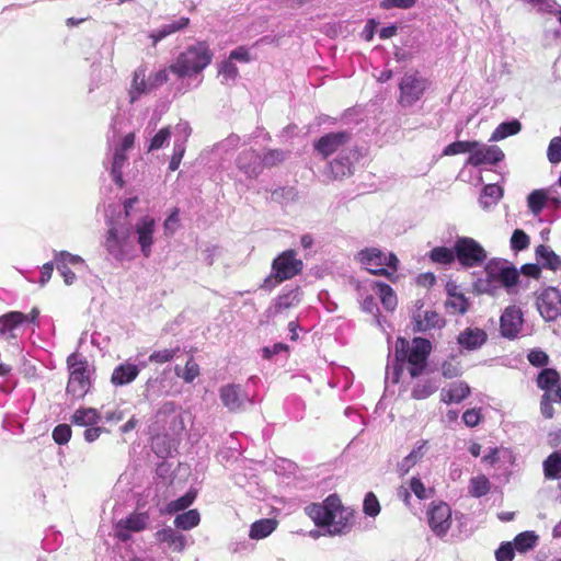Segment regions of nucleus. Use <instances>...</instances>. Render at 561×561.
I'll return each mask as SVG.
<instances>
[{
    "label": "nucleus",
    "instance_id": "nucleus-1",
    "mask_svg": "<svg viewBox=\"0 0 561 561\" xmlns=\"http://www.w3.org/2000/svg\"><path fill=\"white\" fill-rule=\"evenodd\" d=\"M394 350V365L392 368L387 367L386 378H391L393 382H398L404 365L409 366L408 369L411 377L414 378L421 375L426 366V359L431 352V343L422 337H415L411 342L399 337L396 341Z\"/></svg>",
    "mask_w": 561,
    "mask_h": 561
},
{
    "label": "nucleus",
    "instance_id": "nucleus-2",
    "mask_svg": "<svg viewBox=\"0 0 561 561\" xmlns=\"http://www.w3.org/2000/svg\"><path fill=\"white\" fill-rule=\"evenodd\" d=\"M305 512L331 536L345 534L351 528L353 512L344 507L335 494L329 495L322 503L306 506Z\"/></svg>",
    "mask_w": 561,
    "mask_h": 561
},
{
    "label": "nucleus",
    "instance_id": "nucleus-3",
    "mask_svg": "<svg viewBox=\"0 0 561 561\" xmlns=\"http://www.w3.org/2000/svg\"><path fill=\"white\" fill-rule=\"evenodd\" d=\"M213 56L206 42H197L178 56L170 71L181 78L199 75L211 62Z\"/></svg>",
    "mask_w": 561,
    "mask_h": 561
},
{
    "label": "nucleus",
    "instance_id": "nucleus-4",
    "mask_svg": "<svg viewBox=\"0 0 561 561\" xmlns=\"http://www.w3.org/2000/svg\"><path fill=\"white\" fill-rule=\"evenodd\" d=\"M302 270V261L296 257L294 250L284 251L272 264V274L264 279L262 288L272 290L284 280L290 279Z\"/></svg>",
    "mask_w": 561,
    "mask_h": 561
},
{
    "label": "nucleus",
    "instance_id": "nucleus-5",
    "mask_svg": "<svg viewBox=\"0 0 561 561\" xmlns=\"http://www.w3.org/2000/svg\"><path fill=\"white\" fill-rule=\"evenodd\" d=\"M356 260L369 273L375 275L389 276L388 268L397 271L399 263L398 257L393 253H387L378 248H365L356 254Z\"/></svg>",
    "mask_w": 561,
    "mask_h": 561
},
{
    "label": "nucleus",
    "instance_id": "nucleus-6",
    "mask_svg": "<svg viewBox=\"0 0 561 561\" xmlns=\"http://www.w3.org/2000/svg\"><path fill=\"white\" fill-rule=\"evenodd\" d=\"M69 380L67 393L73 398H83L90 389L88 362L79 354L72 353L67 358Z\"/></svg>",
    "mask_w": 561,
    "mask_h": 561
},
{
    "label": "nucleus",
    "instance_id": "nucleus-7",
    "mask_svg": "<svg viewBox=\"0 0 561 561\" xmlns=\"http://www.w3.org/2000/svg\"><path fill=\"white\" fill-rule=\"evenodd\" d=\"M108 231L105 239L107 252L116 260H124L133 252V242L128 230L108 221Z\"/></svg>",
    "mask_w": 561,
    "mask_h": 561
},
{
    "label": "nucleus",
    "instance_id": "nucleus-8",
    "mask_svg": "<svg viewBox=\"0 0 561 561\" xmlns=\"http://www.w3.org/2000/svg\"><path fill=\"white\" fill-rule=\"evenodd\" d=\"M427 81L416 72L405 73L399 83V104L403 107H411L424 94Z\"/></svg>",
    "mask_w": 561,
    "mask_h": 561
},
{
    "label": "nucleus",
    "instance_id": "nucleus-9",
    "mask_svg": "<svg viewBox=\"0 0 561 561\" xmlns=\"http://www.w3.org/2000/svg\"><path fill=\"white\" fill-rule=\"evenodd\" d=\"M457 259L462 265L477 266L486 257L484 249L472 238L462 237L455 243Z\"/></svg>",
    "mask_w": 561,
    "mask_h": 561
},
{
    "label": "nucleus",
    "instance_id": "nucleus-10",
    "mask_svg": "<svg viewBox=\"0 0 561 561\" xmlns=\"http://www.w3.org/2000/svg\"><path fill=\"white\" fill-rule=\"evenodd\" d=\"M537 309L546 321H554L561 317V294L554 287L542 289L536 300Z\"/></svg>",
    "mask_w": 561,
    "mask_h": 561
},
{
    "label": "nucleus",
    "instance_id": "nucleus-11",
    "mask_svg": "<svg viewBox=\"0 0 561 561\" xmlns=\"http://www.w3.org/2000/svg\"><path fill=\"white\" fill-rule=\"evenodd\" d=\"M428 525L437 537H444L451 526V508L444 502L433 503L427 512Z\"/></svg>",
    "mask_w": 561,
    "mask_h": 561
},
{
    "label": "nucleus",
    "instance_id": "nucleus-12",
    "mask_svg": "<svg viewBox=\"0 0 561 561\" xmlns=\"http://www.w3.org/2000/svg\"><path fill=\"white\" fill-rule=\"evenodd\" d=\"M523 327L522 309L515 305L506 307L500 318V332L502 336L514 340L520 334Z\"/></svg>",
    "mask_w": 561,
    "mask_h": 561
},
{
    "label": "nucleus",
    "instance_id": "nucleus-13",
    "mask_svg": "<svg viewBox=\"0 0 561 561\" xmlns=\"http://www.w3.org/2000/svg\"><path fill=\"white\" fill-rule=\"evenodd\" d=\"M471 154H469L466 164L480 167L482 164H496L504 159V152L496 145H484L476 141Z\"/></svg>",
    "mask_w": 561,
    "mask_h": 561
},
{
    "label": "nucleus",
    "instance_id": "nucleus-14",
    "mask_svg": "<svg viewBox=\"0 0 561 561\" xmlns=\"http://www.w3.org/2000/svg\"><path fill=\"white\" fill-rule=\"evenodd\" d=\"M135 233L137 243L140 247V251L145 257H149L152 252V245L154 243V231L156 220L149 215L140 217L135 224Z\"/></svg>",
    "mask_w": 561,
    "mask_h": 561
},
{
    "label": "nucleus",
    "instance_id": "nucleus-15",
    "mask_svg": "<svg viewBox=\"0 0 561 561\" xmlns=\"http://www.w3.org/2000/svg\"><path fill=\"white\" fill-rule=\"evenodd\" d=\"M236 165L248 179H255L263 171L261 154L253 149L241 151L236 159Z\"/></svg>",
    "mask_w": 561,
    "mask_h": 561
},
{
    "label": "nucleus",
    "instance_id": "nucleus-16",
    "mask_svg": "<svg viewBox=\"0 0 561 561\" xmlns=\"http://www.w3.org/2000/svg\"><path fill=\"white\" fill-rule=\"evenodd\" d=\"M486 271L490 277L501 282L508 290L516 285L519 277L518 271L506 261L490 263Z\"/></svg>",
    "mask_w": 561,
    "mask_h": 561
},
{
    "label": "nucleus",
    "instance_id": "nucleus-17",
    "mask_svg": "<svg viewBox=\"0 0 561 561\" xmlns=\"http://www.w3.org/2000/svg\"><path fill=\"white\" fill-rule=\"evenodd\" d=\"M134 141L135 135L133 133H129L126 136H124L121 144L115 148L114 151L111 173L113 180L119 185H123L122 170L127 160L126 151L133 148Z\"/></svg>",
    "mask_w": 561,
    "mask_h": 561
},
{
    "label": "nucleus",
    "instance_id": "nucleus-18",
    "mask_svg": "<svg viewBox=\"0 0 561 561\" xmlns=\"http://www.w3.org/2000/svg\"><path fill=\"white\" fill-rule=\"evenodd\" d=\"M148 522L149 517L146 513L131 514L116 524L115 534L121 540L126 541L130 538L131 531L145 529Z\"/></svg>",
    "mask_w": 561,
    "mask_h": 561
},
{
    "label": "nucleus",
    "instance_id": "nucleus-19",
    "mask_svg": "<svg viewBox=\"0 0 561 561\" xmlns=\"http://www.w3.org/2000/svg\"><path fill=\"white\" fill-rule=\"evenodd\" d=\"M219 396L222 404L230 411L242 409L250 401L248 394L238 385H226L220 388Z\"/></svg>",
    "mask_w": 561,
    "mask_h": 561
},
{
    "label": "nucleus",
    "instance_id": "nucleus-20",
    "mask_svg": "<svg viewBox=\"0 0 561 561\" xmlns=\"http://www.w3.org/2000/svg\"><path fill=\"white\" fill-rule=\"evenodd\" d=\"M488 335L480 328H466L457 337L458 344L468 351L480 348L486 342Z\"/></svg>",
    "mask_w": 561,
    "mask_h": 561
},
{
    "label": "nucleus",
    "instance_id": "nucleus-21",
    "mask_svg": "<svg viewBox=\"0 0 561 561\" xmlns=\"http://www.w3.org/2000/svg\"><path fill=\"white\" fill-rule=\"evenodd\" d=\"M471 392L469 385L465 381H454L440 391V400L446 403H460Z\"/></svg>",
    "mask_w": 561,
    "mask_h": 561
},
{
    "label": "nucleus",
    "instance_id": "nucleus-22",
    "mask_svg": "<svg viewBox=\"0 0 561 561\" xmlns=\"http://www.w3.org/2000/svg\"><path fill=\"white\" fill-rule=\"evenodd\" d=\"M348 139V135L344 131L331 133L321 137L316 149L323 156L328 157L343 146Z\"/></svg>",
    "mask_w": 561,
    "mask_h": 561
},
{
    "label": "nucleus",
    "instance_id": "nucleus-23",
    "mask_svg": "<svg viewBox=\"0 0 561 561\" xmlns=\"http://www.w3.org/2000/svg\"><path fill=\"white\" fill-rule=\"evenodd\" d=\"M140 373V366L125 362L114 368L111 382L114 386H125L133 382Z\"/></svg>",
    "mask_w": 561,
    "mask_h": 561
},
{
    "label": "nucleus",
    "instance_id": "nucleus-24",
    "mask_svg": "<svg viewBox=\"0 0 561 561\" xmlns=\"http://www.w3.org/2000/svg\"><path fill=\"white\" fill-rule=\"evenodd\" d=\"M413 319L419 331H427L434 328H440L444 323V320L440 316L433 310H421L417 309L413 313Z\"/></svg>",
    "mask_w": 561,
    "mask_h": 561
},
{
    "label": "nucleus",
    "instance_id": "nucleus-25",
    "mask_svg": "<svg viewBox=\"0 0 561 561\" xmlns=\"http://www.w3.org/2000/svg\"><path fill=\"white\" fill-rule=\"evenodd\" d=\"M190 24V19L181 16L180 19L162 25L160 28L150 33L149 37L152 39V45L156 46L158 42L163 38L182 31Z\"/></svg>",
    "mask_w": 561,
    "mask_h": 561
},
{
    "label": "nucleus",
    "instance_id": "nucleus-26",
    "mask_svg": "<svg viewBox=\"0 0 561 561\" xmlns=\"http://www.w3.org/2000/svg\"><path fill=\"white\" fill-rule=\"evenodd\" d=\"M151 92L148 78L146 77V69L140 67L135 70L131 85L129 89L130 102H136L142 94Z\"/></svg>",
    "mask_w": 561,
    "mask_h": 561
},
{
    "label": "nucleus",
    "instance_id": "nucleus-27",
    "mask_svg": "<svg viewBox=\"0 0 561 561\" xmlns=\"http://www.w3.org/2000/svg\"><path fill=\"white\" fill-rule=\"evenodd\" d=\"M299 294L297 290H291L287 294L278 296L273 306L267 309V317H276L283 313L285 310L295 307L299 302Z\"/></svg>",
    "mask_w": 561,
    "mask_h": 561
},
{
    "label": "nucleus",
    "instance_id": "nucleus-28",
    "mask_svg": "<svg viewBox=\"0 0 561 561\" xmlns=\"http://www.w3.org/2000/svg\"><path fill=\"white\" fill-rule=\"evenodd\" d=\"M156 539L159 542L167 543L169 548L178 552H181L186 545L185 537L170 527L157 531Z\"/></svg>",
    "mask_w": 561,
    "mask_h": 561
},
{
    "label": "nucleus",
    "instance_id": "nucleus-29",
    "mask_svg": "<svg viewBox=\"0 0 561 561\" xmlns=\"http://www.w3.org/2000/svg\"><path fill=\"white\" fill-rule=\"evenodd\" d=\"M278 526L275 518H262L254 522L249 531V537L254 540H261L268 537Z\"/></svg>",
    "mask_w": 561,
    "mask_h": 561
},
{
    "label": "nucleus",
    "instance_id": "nucleus-30",
    "mask_svg": "<svg viewBox=\"0 0 561 561\" xmlns=\"http://www.w3.org/2000/svg\"><path fill=\"white\" fill-rule=\"evenodd\" d=\"M503 188L496 184H488L483 187L479 204L484 210L492 209L502 198Z\"/></svg>",
    "mask_w": 561,
    "mask_h": 561
},
{
    "label": "nucleus",
    "instance_id": "nucleus-31",
    "mask_svg": "<svg viewBox=\"0 0 561 561\" xmlns=\"http://www.w3.org/2000/svg\"><path fill=\"white\" fill-rule=\"evenodd\" d=\"M26 320V316L19 311L9 312L0 318V334L14 336L13 331Z\"/></svg>",
    "mask_w": 561,
    "mask_h": 561
},
{
    "label": "nucleus",
    "instance_id": "nucleus-32",
    "mask_svg": "<svg viewBox=\"0 0 561 561\" xmlns=\"http://www.w3.org/2000/svg\"><path fill=\"white\" fill-rule=\"evenodd\" d=\"M426 442L420 443L412 451L398 463V472L407 474L424 456Z\"/></svg>",
    "mask_w": 561,
    "mask_h": 561
},
{
    "label": "nucleus",
    "instance_id": "nucleus-33",
    "mask_svg": "<svg viewBox=\"0 0 561 561\" xmlns=\"http://www.w3.org/2000/svg\"><path fill=\"white\" fill-rule=\"evenodd\" d=\"M373 291L379 296L381 304L387 310H393L397 306V296L392 288L383 283H374Z\"/></svg>",
    "mask_w": 561,
    "mask_h": 561
},
{
    "label": "nucleus",
    "instance_id": "nucleus-34",
    "mask_svg": "<svg viewBox=\"0 0 561 561\" xmlns=\"http://www.w3.org/2000/svg\"><path fill=\"white\" fill-rule=\"evenodd\" d=\"M102 416L93 408H82L77 410L71 419V422L79 426H90L96 424Z\"/></svg>",
    "mask_w": 561,
    "mask_h": 561
},
{
    "label": "nucleus",
    "instance_id": "nucleus-35",
    "mask_svg": "<svg viewBox=\"0 0 561 561\" xmlns=\"http://www.w3.org/2000/svg\"><path fill=\"white\" fill-rule=\"evenodd\" d=\"M537 261L543 266L557 270L561 266V257L557 255L549 247L539 245L536 249Z\"/></svg>",
    "mask_w": 561,
    "mask_h": 561
},
{
    "label": "nucleus",
    "instance_id": "nucleus-36",
    "mask_svg": "<svg viewBox=\"0 0 561 561\" xmlns=\"http://www.w3.org/2000/svg\"><path fill=\"white\" fill-rule=\"evenodd\" d=\"M560 376L557 370L552 368L543 369L537 379L538 387L543 389L545 392H550L557 389L559 385Z\"/></svg>",
    "mask_w": 561,
    "mask_h": 561
},
{
    "label": "nucleus",
    "instance_id": "nucleus-37",
    "mask_svg": "<svg viewBox=\"0 0 561 561\" xmlns=\"http://www.w3.org/2000/svg\"><path fill=\"white\" fill-rule=\"evenodd\" d=\"M522 125L518 121L501 123L492 133L490 140L499 141L505 139L508 136L516 135L519 133Z\"/></svg>",
    "mask_w": 561,
    "mask_h": 561
},
{
    "label": "nucleus",
    "instance_id": "nucleus-38",
    "mask_svg": "<svg viewBox=\"0 0 561 561\" xmlns=\"http://www.w3.org/2000/svg\"><path fill=\"white\" fill-rule=\"evenodd\" d=\"M543 473L547 479H558L561 476V453L554 451L543 461Z\"/></svg>",
    "mask_w": 561,
    "mask_h": 561
},
{
    "label": "nucleus",
    "instance_id": "nucleus-39",
    "mask_svg": "<svg viewBox=\"0 0 561 561\" xmlns=\"http://www.w3.org/2000/svg\"><path fill=\"white\" fill-rule=\"evenodd\" d=\"M491 483L484 474H479L470 479L469 494L473 497H481L489 493Z\"/></svg>",
    "mask_w": 561,
    "mask_h": 561
},
{
    "label": "nucleus",
    "instance_id": "nucleus-40",
    "mask_svg": "<svg viewBox=\"0 0 561 561\" xmlns=\"http://www.w3.org/2000/svg\"><path fill=\"white\" fill-rule=\"evenodd\" d=\"M201 520L197 510H190L185 513L178 515L174 519V525L183 530H188L198 525Z\"/></svg>",
    "mask_w": 561,
    "mask_h": 561
},
{
    "label": "nucleus",
    "instance_id": "nucleus-41",
    "mask_svg": "<svg viewBox=\"0 0 561 561\" xmlns=\"http://www.w3.org/2000/svg\"><path fill=\"white\" fill-rule=\"evenodd\" d=\"M528 208L531 214L539 215L547 204V196L545 190H535L527 197Z\"/></svg>",
    "mask_w": 561,
    "mask_h": 561
},
{
    "label": "nucleus",
    "instance_id": "nucleus-42",
    "mask_svg": "<svg viewBox=\"0 0 561 561\" xmlns=\"http://www.w3.org/2000/svg\"><path fill=\"white\" fill-rule=\"evenodd\" d=\"M287 158V152L282 149H267L261 154L262 168H273L282 162H284Z\"/></svg>",
    "mask_w": 561,
    "mask_h": 561
},
{
    "label": "nucleus",
    "instance_id": "nucleus-43",
    "mask_svg": "<svg viewBox=\"0 0 561 561\" xmlns=\"http://www.w3.org/2000/svg\"><path fill=\"white\" fill-rule=\"evenodd\" d=\"M538 540L534 531H525L517 535L514 539L515 549L519 552H526L533 549Z\"/></svg>",
    "mask_w": 561,
    "mask_h": 561
},
{
    "label": "nucleus",
    "instance_id": "nucleus-44",
    "mask_svg": "<svg viewBox=\"0 0 561 561\" xmlns=\"http://www.w3.org/2000/svg\"><path fill=\"white\" fill-rule=\"evenodd\" d=\"M330 171L334 179H342L352 174V163L348 158H339L330 163Z\"/></svg>",
    "mask_w": 561,
    "mask_h": 561
},
{
    "label": "nucleus",
    "instance_id": "nucleus-45",
    "mask_svg": "<svg viewBox=\"0 0 561 561\" xmlns=\"http://www.w3.org/2000/svg\"><path fill=\"white\" fill-rule=\"evenodd\" d=\"M456 256V251L446 247L434 248L430 253L431 260L439 264H450Z\"/></svg>",
    "mask_w": 561,
    "mask_h": 561
},
{
    "label": "nucleus",
    "instance_id": "nucleus-46",
    "mask_svg": "<svg viewBox=\"0 0 561 561\" xmlns=\"http://www.w3.org/2000/svg\"><path fill=\"white\" fill-rule=\"evenodd\" d=\"M174 371L178 377H181L185 382L191 383L199 375V366L191 358L186 362L184 369L176 366Z\"/></svg>",
    "mask_w": 561,
    "mask_h": 561
},
{
    "label": "nucleus",
    "instance_id": "nucleus-47",
    "mask_svg": "<svg viewBox=\"0 0 561 561\" xmlns=\"http://www.w3.org/2000/svg\"><path fill=\"white\" fill-rule=\"evenodd\" d=\"M438 389V385L432 380L419 382L412 390V397L416 400L428 398Z\"/></svg>",
    "mask_w": 561,
    "mask_h": 561
},
{
    "label": "nucleus",
    "instance_id": "nucleus-48",
    "mask_svg": "<svg viewBox=\"0 0 561 561\" xmlns=\"http://www.w3.org/2000/svg\"><path fill=\"white\" fill-rule=\"evenodd\" d=\"M476 145V141H462V140H458V141H455L450 145H448L444 151H443V156H455V154H459V153H469L471 154V150H473L472 148H474Z\"/></svg>",
    "mask_w": 561,
    "mask_h": 561
},
{
    "label": "nucleus",
    "instance_id": "nucleus-49",
    "mask_svg": "<svg viewBox=\"0 0 561 561\" xmlns=\"http://www.w3.org/2000/svg\"><path fill=\"white\" fill-rule=\"evenodd\" d=\"M219 75L222 77V82L228 84L237 79L239 70L238 67L233 64V61L228 59L221 62L219 68Z\"/></svg>",
    "mask_w": 561,
    "mask_h": 561
},
{
    "label": "nucleus",
    "instance_id": "nucleus-50",
    "mask_svg": "<svg viewBox=\"0 0 561 561\" xmlns=\"http://www.w3.org/2000/svg\"><path fill=\"white\" fill-rule=\"evenodd\" d=\"M173 134L175 136L174 144H180L182 147H185V144L192 134V128H191L188 122L180 121L174 126Z\"/></svg>",
    "mask_w": 561,
    "mask_h": 561
},
{
    "label": "nucleus",
    "instance_id": "nucleus-51",
    "mask_svg": "<svg viewBox=\"0 0 561 561\" xmlns=\"http://www.w3.org/2000/svg\"><path fill=\"white\" fill-rule=\"evenodd\" d=\"M195 493L194 492H187L185 495L181 496L180 499L172 501L168 504L167 511L169 513H175L179 511H183L187 508L195 500Z\"/></svg>",
    "mask_w": 561,
    "mask_h": 561
},
{
    "label": "nucleus",
    "instance_id": "nucleus-52",
    "mask_svg": "<svg viewBox=\"0 0 561 561\" xmlns=\"http://www.w3.org/2000/svg\"><path fill=\"white\" fill-rule=\"evenodd\" d=\"M530 239L522 229L514 230L511 237V247L514 251H523L529 247Z\"/></svg>",
    "mask_w": 561,
    "mask_h": 561
},
{
    "label": "nucleus",
    "instance_id": "nucleus-53",
    "mask_svg": "<svg viewBox=\"0 0 561 561\" xmlns=\"http://www.w3.org/2000/svg\"><path fill=\"white\" fill-rule=\"evenodd\" d=\"M55 263H56V265L62 264L66 266H69V265L76 266V265L83 264V259L79 255L71 254L67 251H60V252L55 253Z\"/></svg>",
    "mask_w": 561,
    "mask_h": 561
},
{
    "label": "nucleus",
    "instance_id": "nucleus-54",
    "mask_svg": "<svg viewBox=\"0 0 561 561\" xmlns=\"http://www.w3.org/2000/svg\"><path fill=\"white\" fill-rule=\"evenodd\" d=\"M178 351H179V347L156 351L149 356V362L156 363V364H164V363L171 362L174 358Z\"/></svg>",
    "mask_w": 561,
    "mask_h": 561
},
{
    "label": "nucleus",
    "instance_id": "nucleus-55",
    "mask_svg": "<svg viewBox=\"0 0 561 561\" xmlns=\"http://www.w3.org/2000/svg\"><path fill=\"white\" fill-rule=\"evenodd\" d=\"M171 136L170 127H164L160 129L154 137L151 139L149 145V151L158 150L165 146L169 142Z\"/></svg>",
    "mask_w": 561,
    "mask_h": 561
},
{
    "label": "nucleus",
    "instance_id": "nucleus-56",
    "mask_svg": "<svg viewBox=\"0 0 561 561\" xmlns=\"http://www.w3.org/2000/svg\"><path fill=\"white\" fill-rule=\"evenodd\" d=\"M461 373H462L461 365L459 362H457L455 359L446 360L442 365V375L445 378L451 379V378L460 376Z\"/></svg>",
    "mask_w": 561,
    "mask_h": 561
},
{
    "label": "nucleus",
    "instance_id": "nucleus-57",
    "mask_svg": "<svg viewBox=\"0 0 561 561\" xmlns=\"http://www.w3.org/2000/svg\"><path fill=\"white\" fill-rule=\"evenodd\" d=\"M552 401L558 402L554 398V390L550 392H545L541 398L540 410L542 415L547 419H551L554 413V410L551 404Z\"/></svg>",
    "mask_w": 561,
    "mask_h": 561
},
{
    "label": "nucleus",
    "instance_id": "nucleus-58",
    "mask_svg": "<svg viewBox=\"0 0 561 561\" xmlns=\"http://www.w3.org/2000/svg\"><path fill=\"white\" fill-rule=\"evenodd\" d=\"M70 437L71 428L68 424H59L53 431V438L59 445L67 444Z\"/></svg>",
    "mask_w": 561,
    "mask_h": 561
},
{
    "label": "nucleus",
    "instance_id": "nucleus-59",
    "mask_svg": "<svg viewBox=\"0 0 561 561\" xmlns=\"http://www.w3.org/2000/svg\"><path fill=\"white\" fill-rule=\"evenodd\" d=\"M364 512L368 516L375 517L380 512L379 501L374 493H368L364 500Z\"/></svg>",
    "mask_w": 561,
    "mask_h": 561
},
{
    "label": "nucleus",
    "instance_id": "nucleus-60",
    "mask_svg": "<svg viewBox=\"0 0 561 561\" xmlns=\"http://www.w3.org/2000/svg\"><path fill=\"white\" fill-rule=\"evenodd\" d=\"M547 156L551 163H559L561 161V137L551 139Z\"/></svg>",
    "mask_w": 561,
    "mask_h": 561
},
{
    "label": "nucleus",
    "instance_id": "nucleus-61",
    "mask_svg": "<svg viewBox=\"0 0 561 561\" xmlns=\"http://www.w3.org/2000/svg\"><path fill=\"white\" fill-rule=\"evenodd\" d=\"M446 305L459 313H465L468 309L467 299L463 297V295H450V298L446 301Z\"/></svg>",
    "mask_w": 561,
    "mask_h": 561
},
{
    "label": "nucleus",
    "instance_id": "nucleus-62",
    "mask_svg": "<svg viewBox=\"0 0 561 561\" xmlns=\"http://www.w3.org/2000/svg\"><path fill=\"white\" fill-rule=\"evenodd\" d=\"M168 79L169 75L167 69H160L156 72H152L148 77V82L149 87L151 88V91L164 84L168 81Z\"/></svg>",
    "mask_w": 561,
    "mask_h": 561
},
{
    "label": "nucleus",
    "instance_id": "nucleus-63",
    "mask_svg": "<svg viewBox=\"0 0 561 561\" xmlns=\"http://www.w3.org/2000/svg\"><path fill=\"white\" fill-rule=\"evenodd\" d=\"M179 209L174 208L163 222L164 233L172 236L179 227Z\"/></svg>",
    "mask_w": 561,
    "mask_h": 561
},
{
    "label": "nucleus",
    "instance_id": "nucleus-64",
    "mask_svg": "<svg viewBox=\"0 0 561 561\" xmlns=\"http://www.w3.org/2000/svg\"><path fill=\"white\" fill-rule=\"evenodd\" d=\"M496 561H512L514 558V548L511 542H504L495 551Z\"/></svg>",
    "mask_w": 561,
    "mask_h": 561
}]
</instances>
